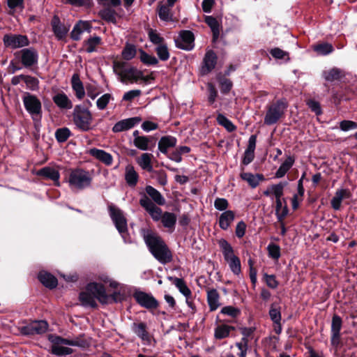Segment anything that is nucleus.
I'll use <instances>...</instances> for the list:
<instances>
[{
    "mask_svg": "<svg viewBox=\"0 0 357 357\" xmlns=\"http://www.w3.org/2000/svg\"><path fill=\"white\" fill-rule=\"evenodd\" d=\"M221 313L231 317H236L240 314V310L233 306H226L222 308Z\"/></svg>",
    "mask_w": 357,
    "mask_h": 357,
    "instance_id": "62",
    "label": "nucleus"
},
{
    "mask_svg": "<svg viewBox=\"0 0 357 357\" xmlns=\"http://www.w3.org/2000/svg\"><path fill=\"white\" fill-rule=\"evenodd\" d=\"M139 59L143 63L147 66H155L158 63V60L155 56L147 54L142 50L139 51Z\"/></svg>",
    "mask_w": 357,
    "mask_h": 357,
    "instance_id": "46",
    "label": "nucleus"
},
{
    "mask_svg": "<svg viewBox=\"0 0 357 357\" xmlns=\"http://www.w3.org/2000/svg\"><path fill=\"white\" fill-rule=\"evenodd\" d=\"M142 232L149 251L159 262L165 264L172 261V254L160 236L150 230L143 229Z\"/></svg>",
    "mask_w": 357,
    "mask_h": 357,
    "instance_id": "1",
    "label": "nucleus"
},
{
    "mask_svg": "<svg viewBox=\"0 0 357 357\" xmlns=\"http://www.w3.org/2000/svg\"><path fill=\"white\" fill-rule=\"evenodd\" d=\"M91 29V24L87 21H79L73 27L70 36L74 40H79L81 38V35L85 32H90Z\"/></svg>",
    "mask_w": 357,
    "mask_h": 357,
    "instance_id": "22",
    "label": "nucleus"
},
{
    "mask_svg": "<svg viewBox=\"0 0 357 357\" xmlns=\"http://www.w3.org/2000/svg\"><path fill=\"white\" fill-rule=\"evenodd\" d=\"M49 340L52 342L51 351L56 356H66L73 353V349L66 347V345L85 347L88 342L83 335H79L72 339L63 338L57 335H50Z\"/></svg>",
    "mask_w": 357,
    "mask_h": 357,
    "instance_id": "3",
    "label": "nucleus"
},
{
    "mask_svg": "<svg viewBox=\"0 0 357 357\" xmlns=\"http://www.w3.org/2000/svg\"><path fill=\"white\" fill-rule=\"evenodd\" d=\"M124 177L126 183L131 188H135L139 181V174L131 165H128L125 167Z\"/></svg>",
    "mask_w": 357,
    "mask_h": 357,
    "instance_id": "26",
    "label": "nucleus"
},
{
    "mask_svg": "<svg viewBox=\"0 0 357 357\" xmlns=\"http://www.w3.org/2000/svg\"><path fill=\"white\" fill-rule=\"evenodd\" d=\"M112 99V96L109 93H105L101 97H100L96 101L97 107L102 110L106 108L107 105L109 102Z\"/></svg>",
    "mask_w": 357,
    "mask_h": 357,
    "instance_id": "56",
    "label": "nucleus"
},
{
    "mask_svg": "<svg viewBox=\"0 0 357 357\" xmlns=\"http://www.w3.org/2000/svg\"><path fill=\"white\" fill-rule=\"evenodd\" d=\"M219 82L222 93H227L231 90L232 87V82L229 79L220 77L219 79Z\"/></svg>",
    "mask_w": 357,
    "mask_h": 357,
    "instance_id": "59",
    "label": "nucleus"
},
{
    "mask_svg": "<svg viewBox=\"0 0 357 357\" xmlns=\"http://www.w3.org/2000/svg\"><path fill=\"white\" fill-rule=\"evenodd\" d=\"M340 128L343 131L355 130L357 129V123L352 121L344 120L340 122Z\"/></svg>",
    "mask_w": 357,
    "mask_h": 357,
    "instance_id": "63",
    "label": "nucleus"
},
{
    "mask_svg": "<svg viewBox=\"0 0 357 357\" xmlns=\"http://www.w3.org/2000/svg\"><path fill=\"white\" fill-rule=\"evenodd\" d=\"M3 40L6 47L12 49L27 46L29 43L28 38L23 35L6 34Z\"/></svg>",
    "mask_w": 357,
    "mask_h": 357,
    "instance_id": "13",
    "label": "nucleus"
},
{
    "mask_svg": "<svg viewBox=\"0 0 357 357\" xmlns=\"http://www.w3.org/2000/svg\"><path fill=\"white\" fill-rule=\"evenodd\" d=\"M134 297L137 302L145 308L152 309L158 306V303L154 297L146 293L137 291L134 294Z\"/></svg>",
    "mask_w": 357,
    "mask_h": 357,
    "instance_id": "17",
    "label": "nucleus"
},
{
    "mask_svg": "<svg viewBox=\"0 0 357 357\" xmlns=\"http://www.w3.org/2000/svg\"><path fill=\"white\" fill-rule=\"evenodd\" d=\"M269 256L274 259H278L280 257V247L274 243L269 244L267 247Z\"/></svg>",
    "mask_w": 357,
    "mask_h": 357,
    "instance_id": "58",
    "label": "nucleus"
},
{
    "mask_svg": "<svg viewBox=\"0 0 357 357\" xmlns=\"http://www.w3.org/2000/svg\"><path fill=\"white\" fill-rule=\"evenodd\" d=\"M205 22L211 29L213 41H215L220 35V25L218 20L212 16H207L205 19Z\"/></svg>",
    "mask_w": 357,
    "mask_h": 357,
    "instance_id": "45",
    "label": "nucleus"
},
{
    "mask_svg": "<svg viewBox=\"0 0 357 357\" xmlns=\"http://www.w3.org/2000/svg\"><path fill=\"white\" fill-rule=\"evenodd\" d=\"M160 220L165 227L168 228L172 231L174 229L176 225V216L173 213L165 212L162 213Z\"/></svg>",
    "mask_w": 357,
    "mask_h": 357,
    "instance_id": "43",
    "label": "nucleus"
},
{
    "mask_svg": "<svg viewBox=\"0 0 357 357\" xmlns=\"http://www.w3.org/2000/svg\"><path fill=\"white\" fill-rule=\"evenodd\" d=\"M207 302L211 311H214L220 306V294L216 289H207Z\"/></svg>",
    "mask_w": 357,
    "mask_h": 357,
    "instance_id": "28",
    "label": "nucleus"
},
{
    "mask_svg": "<svg viewBox=\"0 0 357 357\" xmlns=\"http://www.w3.org/2000/svg\"><path fill=\"white\" fill-rule=\"evenodd\" d=\"M54 104L61 109H70L73 105L71 100L63 92L56 93L52 97Z\"/></svg>",
    "mask_w": 357,
    "mask_h": 357,
    "instance_id": "23",
    "label": "nucleus"
},
{
    "mask_svg": "<svg viewBox=\"0 0 357 357\" xmlns=\"http://www.w3.org/2000/svg\"><path fill=\"white\" fill-rule=\"evenodd\" d=\"M102 43V39L99 36H92L84 42V49L88 53L96 51L98 46Z\"/></svg>",
    "mask_w": 357,
    "mask_h": 357,
    "instance_id": "37",
    "label": "nucleus"
},
{
    "mask_svg": "<svg viewBox=\"0 0 357 357\" xmlns=\"http://www.w3.org/2000/svg\"><path fill=\"white\" fill-rule=\"evenodd\" d=\"M70 136V130L67 128L57 129L55 132V137L59 142H66Z\"/></svg>",
    "mask_w": 357,
    "mask_h": 357,
    "instance_id": "53",
    "label": "nucleus"
},
{
    "mask_svg": "<svg viewBox=\"0 0 357 357\" xmlns=\"http://www.w3.org/2000/svg\"><path fill=\"white\" fill-rule=\"evenodd\" d=\"M194 35L190 31L181 32L179 38L176 40V46L185 50H190L193 47Z\"/></svg>",
    "mask_w": 357,
    "mask_h": 357,
    "instance_id": "20",
    "label": "nucleus"
},
{
    "mask_svg": "<svg viewBox=\"0 0 357 357\" xmlns=\"http://www.w3.org/2000/svg\"><path fill=\"white\" fill-rule=\"evenodd\" d=\"M79 301L84 306L96 307L98 300L102 304H107L108 297L104 286L96 282L87 284L84 291L79 294Z\"/></svg>",
    "mask_w": 357,
    "mask_h": 357,
    "instance_id": "2",
    "label": "nucleus"
},
{
    "mask_svg": "<svg viewBox=\"0 0 357 357\" xmlns=\"http://www.w3.org/2000/svg\"><path fill=\"white\" fill-rule=\"evenodd\" d=\"M146 192L155 204L162 206L165 204V199L161 193L151 185L146 187Z\"/></svg>",
    "mask_w": 357,
    "mask_h": 357,
    "instance_id": "38",
    "label": "nucleus"
},
{
    "mask_svg": "<svg viewBox=\"0 0 357 357\" xmlns=\"http://www.w3.org/2000/svg\"><path fill=\"white\" fill-rule=\"evenodd\" d=\"M122 56L126 60H130L136 55V48L135 45L127 43L122 51Z\"/></svg>",
    "mask_w": 357,
    "mask_h": 357,
    "instance_id": "49",
    "label": "nucleus"
},
{
    "mask_svg": "<svg viewBox=\"0 0 357 357\" xmlns=\"http://www.w3.org/2000/svg\"><path fill=\"white\" fill-rule=\"evenodd\" d=\"M113 70L119 77L121 82H136L139 78H143V73L135 67L126 66L122 61H114Z\"/></svg>",
    "mask_w": 357,
    "mask_h": 357,
    "instance_id": "6",
    "label": "nucleus"
},
{
    "mask_svg": "<svg viewBox=\"0 0 357 357\" xmlns=\"http://www.w3.org/2000/svg\"><path fill=\"white\" fill-rule=\"evenodd\" d=\"M217 63V56L212 50H208L205 54L201 68L202 75H207L211 73L215 67Z\"/></svg>",
    "mask_w": 357,
    "mask_h": 357,
    "instance_id": "18",
    "label": "nucleus"
},
{
    "mask_svg": "<svg viewBox=\"0 0 357 357\" xmlns=\"http://www.w3.org/2000/svg\"><path fill=\"white\" fill-rule=\"evenodd\" d=\"M142 93V91L139 89L131 90L124 93L123 96V100L125 101H131L134 98L139 96Z\"/></svg>",
    "mask_w": 357,
    "mask_h": 357,
    "instance_id": "64",
    "label": "nucleus"
},
{
    "mask_svg": "<svg viewBox=\"0 0 357 357\" xmlns=\"http://www.w3.org/2000/svg\"><path fill=\"white\" fill-rule=\"evenodd\" d=\"M89 153L91 156L107 166L111 165L113 162L112 155L104 150L93 148L91 149Z\"/></svg>",
    "mask_w": 357,
    "mask_h": 357,
    "instance_id": "25",
    "label": "nucleus"
},
{
    "mask_svg": "<svg viewBox=\"0 0 357 357\" xmlns=\"http://www.w3.org/2000/svg\"><path fill=\"white\" fill-rule=\"evenodd\" d=\"M152 158L151 153H144L136 159V162L142 169L151 172L153 171L151 164Z\"/></svg>",
    "mask_w": 357,
    "mask_h": 357,
    "instance_id": "30",
    "label": "nucleus"
},
{
    "mask_svg": "<svg viewBox=\"0 0 357 357\" xmlns=\"http://www.w3.org/2000/svg\"><path fill=\"white\" fill-rule=\"evenodd\" d=\"M23 103L26 111L34 119L35 116H40L42 105L40 100L33 95L25 93L23 97Z\"/></svg>",
    "mask_w": 357,
    "mask_h": 357,
    "instance_id": "10",
    "label": "nucleus"
},
{
    "mask_svg": "<svg viewBox=\"0 0 357 357\" xmlns=\"http://www.w3.org/2000/svg\"><path fill=\"white\" fill-rule=\"evenodd\" d=\"M65 180L72 190H82L91 186L92 176L88 171L83 169H70L66 173Z\"/></svg>",
    "mask_w": 357,
    "mask_h": 357,
    "instance_id": "4",
    "label": "nucleus"
},
{
    "mask_svg": "<svg viewBox=\"0 0 357 357\" xmlns=\"http://www.w3.org/2000/svg\"><path fill=\"white\" fill-rule=\"evenodd\" d=\"M72 88L75 91V96L82 100L85 96V91L82 82L79 76L76 74L73 75L71 79Z\"/></svg>",
    "mask_w": 357,
    "mask_h": 357,
    "instance_id": "31",
    "label": "nucleus"
},
{
    "mask_svg": "<svg viewBox=\"0 0 357 357\" xmlns=\"http://www.w3.org/2000/svg\"><path fill=\"white\" fill-rule=\"evenodd\" d=\"M269 315L271 320L274 324H277L280 327V321H281V312H280V307L277 303H273L271 305V308L269 310ZM281 330V328H279V331L277 333H279Z\"/></svg>",
    "mask_w": 357,
    "mask_h": 357,
    "instance_id": "44",
    "label": "nucleus"
},
{
    "mask_svg": "<svg viewBox=\"0 0 357 357\" xmlns=\"http://www.w3.org/2000/svg\"><path fill=\"white\" fill-rule=\"evenodd\" d=\"M215 208L220 211H227V208L229 207V202L225 198H216L214 202Z\"/></svg>",
    "mask_w": 357,
    "mask_h": 357,
    "instance_id": "60",
    "label": "nucleus"
},
{
    "mask_svg": "<svg viewBox=\"0 0 357 357\" xmlns=\"http://www.w3.org/2000/svg\"><path fill=\"white\" fill-rule=\"evenodd\" d=\"M48 324L45 321H33L20 328V332L24 335L43 334L47 331Z\"/></svg>",
    "mask_w": 357,
    "mask_h": 357,
    "instance_id": "11",
    "label": "nucleus"
},
{
    "mask_svg": "<svg viewBox=\"0 0 357 357\" xmlns=\"http://www.w3.org/2000/svg\"><path fill=\"white\" fill-rule=\"evenodd\" d=\"M342 319L338 315H334L331 324V344L337 345L340 343Z\"/></svg>",
    "mask_w": 357,
    "mask_h": 357,
    "instance_id": "21",
    "label": "nucleus"
},
{
    "mask_svg": "<svg viewBox=\"0 0 357 357\" xmlns=\"http://www.w3.org/2000/svg\"><path fill=\"white\" fill-rule=\"evenodd\" d=\"M139 204L149 213L154 221H158L162 218V209L158 207L146 195H144L139 199Z\"/></svg>",
    "mask_w": 357,
    "mask_h": 357,
    "instance_id": "12",
    "label": "nucleus"
},
{
    "mask_svg": "<svg viewBox=\"0 0 357 357\" xmlns=\"http://www.w3.org/2000/svg\"><path fill=\"white\" fill-rule=\"evenodd\" d=\"M38 174L43 176L46 178H49L50 180L54 181V182H56V185H59V180L60 178V174L59 171L56 170V169L46 167L41 169L39 171Z\"/></svg>",
    "mask_w": 357,
    "mask_h": 357,
    "instance_id": "34",
    "label": "nucleus"
},
{
    "mask_svg": "<svg viewBox=\"0 0 357 357\" xmlns=\"http://www.w3.org/2000/svg\"><path fill=\"white\" fill-rule=\"evenodd\" d=\"M38 279L43 285L48 288L52 289L57 285L56 278L47 272H40L38 275Z\"/></svg>",
    "mask_w": 357,
    "mask_h": 357,
    "instance_id": "36",
    "label": "nucleus"
},
{
    "mask_svg": "<svg viewBox=\"0 0 357 357\" xmlns=\"http://www.w3.org/2000/svg\"><path fill=\"white\" fill-rule=\"evenodd\" d=\"M53 31L59 40L64 38L68 31V29L62 24L57 17H54L52 22Z\"/></svg>",
    "mask_w": 357,
    "mask_h": 357,
    "instance_id": "32",
    "label": "nucleus"
},
{
    "mask_svg": "<svg viewBox=\"0 0 357 357\" xmlns=\"http://www.w3.org/2000/svg\"><path fill=\"white\" fill-rule=\"evenodd\" d=\"M24 82L26 83V86L31 90L34 91L38 88L39 82L36 77L24 75Z\"/></svg>",
    "mask_w": 357,
    "mask_h": 357,
    "instance_id": "57",
    "label": "nucleus"
},
{
    "mask_svg": "<svg viewBox=\"0 0 357 357\" xmlns=\"http://www.w3.org/2000/svg\"><path fill=\"white\" fill-rule=\"evenodd\" d=\"M294 163V158L291 156H288L286 160L281 164L275 173L276 178L283 177L286 173L291 169Z\"/></svg>",
    "mask_w": 357,
    "mask_h": 357,
    "instance_id": "42",
    "label": "nucleus"
},
{
    "mask_svg": "<svg viewBox=\"0 0 357 357\" xmlns=\"http://www.w3.org/2000/svg\"><path fill=\"white\" fill-rule=\"evenodd\" d=\"M235 219V213L227 210L222 212L219 217V227L223 230H227Z\"/></svg>",
    "mask_w": 357,
    "mask_h": 357,
    "instance_id": "27",
    "label": "nucleus"
},
{
    "mask_svg": "<svg viewBox=\"0 0 357 357\" xmlns=\"http://www.w3.org/2000/svg\"><path fill=\"white\" fill-rule=\"evenodd\" d=\"M72 119L78 130L86 132L91 129L93 116L85 107L81 105H75L72 112Z\"/></svg>",
    "mask_w": 357,
    "mask_h": 357,
    "instance_id": "5",
    "label": "nucleus"
},
{
    "mask_svg": "<svg viewBox=\"0 0 357 357\" xmlns=\"http://www.w3.org/2000/svg\"><path fill=\"white\" fill-rule=\"evenodd\" d=\"M167 279L172 282L185 297L192 296L190 289L187 287L183 279L174 277H168Z\"/></svg>",
    "mask_w": 357,
    "mask_h": 357,
    "instance_id": "39",
    "label": "nucleus"
},
{
    "mask_svg": "<svg viewBox=\"0 0 357 357\" xmlns=\"http://www.w3.org/2000/svg\"><path fill=\"white\" fill-rule=\"evenodd\" d=\"M352 194L349 189L339 188L336 190L334 197L331 201V206L334 210H340L341 204L343 200L349 199L351 197Z\"/></svg>",
    "mask_w": 357,
    "mask_h": 357,
    "instance_id": "19",
    "label": "nucleus"
},
{
    "mask_svg": "<svg viewBox=\"0 0 357 357\" xmlns=\"http://www.w3.org/2000/svg\"><path fill=\"white\" fill-rule=\"evenodd\" d=\"M314 50L320 54L326 55L333 52V47L329 43H324L314 46Z\"/></svg>",
    "mask_w": 357,
    "mask_h": 357,
    "instance_id": "55",
    "label": "nucleus"
},
{
    "mask_svg": "<svg viewBox=\"0 0 357 357\" xmlns=\"http://www.w3.org/2000/svg\"><path fill=\"white\" fill-rule=\"evenodd\" d=\"M286 108L287 103L282 100H278L269 105L264 117V123L270 126L277 123L283 115Z\"/></svg>",
    "mask_w": 357,
    "mask_h": 357,
    "instance_id": "8",
    "label": "nucleus"
},
{
    "mask_svg": "<svg viewBox=\"0 0 357 357\" xmlns=\"http://www.w3.org/2000/svg\"><path fill=\"white\" fill-rule=\"evenodd\" d=\"M155 52L161 61H167L169 59L170 54L166 43L156 46Z\"/></svg>",
    "mask_w": 357,
    "mask_h": 357,
    "instance_id": "48",
    "label": "nucleus"
},
{
    "mask_svg": "<svg viewBox=\"0 0 357 357\" xmlns=\"http://www.w3.org/2000/svg\"><path fill=\"white\" fill-rule=\"evenodd\" d=\"M131 329L144 344L150 345L151 344L152 337L147 331L146 323L134 322L131 326Z\"/></svg>",
    "mask_w": 357,
    "mask_h": 357,
    "instance_id": "15",
    "label": "nucleus"
},
{
    "mask_svg": "<svg viewBox=\"0 0 357 357\" xmlns=\"http://www.w3.org/2000/svg\"><path fill=\"white\" fill-rule=\"evenodd\" d=\"M234 328L233 326L220 324L218 325L214 331V337L217 340H221L227 337L230 332L233 331Z\"/></svg>",
    "mask_w": 357,
    "mask_h": 357,
    "instance_id": "41",
    "label": "nucleus"
},
{
    "mask_svg": "<svg viewBox=\"0 0 357 357\" xmlns=\"http://www.w3.org/2000/svg\"><path fill=\"white\" fill-rule=\"evenodd\" d=\"M324 79L328 82L337 81L344 77V73L342 70L333 68L323 73Z\"/></svg>",
    "mask_w": 357,
    "mask_h": 357,
    "instance_id": "40",
    "label": "nucleus"
},
{
    "mask_svg": "<svg viewBox=\"0 0 357 357\" xmlns=\"http://www.w3.org/2000/svg\"><path fill=\"white\" fill-rule=\"evenodd\" d=\"M123 287H121L119 289L115 291L112 294L107 295L108 297V303H111L112 302H119L123 300L126 297V294L123 291Z\"/></svg>",
    "mask_w": 357,
    "mask_h": 357,
    "instance_id": "50",
    "label": "nucleus"
},
{
    "mask_svg": "<svg viewBox=\"0 0 357 357\" xmlns=\"http://www.w3.org/2000/svg\"><path fill=\"white\" fill-rule=\"evenodd\" d=\"M218 123L224 126L228 131L232 132L236 129L235 126L223 114H219L217 116Z\"/></svg>",
    "mask_w": 357,
    "mask_h": 357,
    "instance_id": "52",
    "label": "nucleus"
},
{
    "mask_svg": "<svg viewBox=\"0 0 357 357\" xmlns=\"http://www.w3.org/2000/svg\"><path fill=\"white\" fill-rule=\"evenodd\" d=\"M149 144L150 139L146 136H142L141 137L134 138L133 139L134 146L142 151L148 150Z\"/></svg>",
    "mask_w": 357,
    "mask_h": 357,
    "instance_id": "47",
    "label": "nucleus"
},
{
    "mask_svg": "<svg viewBox=\"0 0 357 357\" xmlns=\"http://www.w3.org/2000/svg\"><path fill=\"white\" fill-rule=\"evenodd\" d=\"M148 36L150 41L157 46L165 43V39L155 30H149Z\"/></svg>",
    "mask_w": 357,
    "mask_h": 357,
    "instance_id": "51",
    "label": "nucleus"
},
{
    "mask_svg": "<svg viewBox=\"0 0 357 357\" xmlns=\"http://www.w3.org/2000/svg\"><path fill=\"white\" fill-rule=\"evenodd\" d=\"M256 142L257 137L255 135H251L249 138L248 146L244 153L242 161L243 165H248L254 160Z\"/></svg>",
    "mask_w": 357,
    "mask_h": 357,
    "instance_id": "24",
    "label": "nucleus"
},
{
    "mask_svg": "<svg viewBox=\"0 0 357 357\" xmlns=\"http://www.w3.org/2000/svg\"><path fill=\"white\" fill-rule=\"evenodd\" d=\"M240 176L252 188H256L264 179L262 174H253L249 172H241Z\"/></svg>",
    "mask_w": 357,
    "mask_h": 357,
    "instance_id": "29",
    "label": "nucleus"
},
{
    "mask_svg": "<svg viewBox=\"0 0 357 357\" xmlns=\"http://www.w3.org/2000/svg\"><path fill=\"white\" fill-rule=\"evenodd\" d=\"M100 15L108 22H113L115 20L114 11L110 8H105L100 11Z\"/></svg>",
    "mask_w": 357,
    "mask_h": 357,
    "instance_id": "61",
    "label": "nucleus"
},
{
    "mask_svg": "<svg viewBox=\"0 0 357 357\" xmlns=\"http://www.w3.org/2000/svg\"><path fill=\"white\" fill-rule=\"evenodd\" d=\"M142 120L140 116H135L121 120L114 124L112 128V132L116 133L128 130L138 125Z\"/></svg>",
    "mask_w": 357,
    "mask_h": 357,
    "instance_id": "16",
    "label": "nucleus"
},
{
    "mask_svg": "<svg viewBox=\"0 0 357 357\" xmlns=\"http://www.w3.org/2000/svg\"><path fill=\"white\" fill-rule=\"evenodd\" d=\"M21 62L26 68L31 67L38 63V53L33 47L25 48L20 51Z\"/></svg>",
    "mask_w": 357,
    "mask_h": 357,
    "instance_id": "14",
    "label": "nucleus"
},
{
    "mask_svg": "<svg viewBox=\"0 0 357 357\" xmlns=\"http://www.w3.org/2000/svg\"><path fill=\"white\" fill-rule=\"evenodd\" d=\"M219 245L222 251L225 260L228 263L231 271L238 275L241 272V261L239 258L234 253L231 245L225 239L219 241Z\"/></svg>",
    "mask_w": 357,
    "mask_h": 357,
    "instance_id": "7",
    "label": "nucleus"
},
{
    "mask_svg": "<svg viewBox=\"0 0 357 357\" xmlns=\"http://www.w3.org/2000/svg\"><path fill=\"white\" fill-rule=\"evenodd\" d=\"M110 217L115 225L116 228L125 238V235L128 231L127 220L124 217L123 212L114 206H109Z\"/></svg>",
    "mask_w": 357,
    "mask_h": 357,
    "instance_id": "9",
    "label": "nucleus"
},
{
    "mask_svg": "<svg viewBox=\"0 0 357 357\" xmlns=\"http://www.w3.org/2000/svg\"><path fill=\"white\" fill-rule=\"evenodd\" d=\"M287 183H279L271 185V190L275 199H280L283 195L284 188L286 186Z\"/></svg>",
    "mask_w": 357,
    "mask_h": 357,
    "instance_id": "54",
    "label": "nucleus"
},
{
    "mask_svg": "<svg viewBox=\"0 0 357 357\" xmlns=\"http://www.w3.org/2000/svg\"><path fill=\"white\" fill-rule=\"evenodd\" d=\"M176 139L172 136H165L160 138L158 142V149L162 153H167L169 148L174 147L176 144Z\"/></svg>",
    "mask_w": 357,
    "mask_h": 357,
    "instance_id": "33",
    "label": "nucleus"
},
{
    "mask_svg": "<svg viewBox=\"0 0 357 357\" xmlns=\"http://www.w3.org/2000/svg\"><path fill=\"white\" fill-rule=\"evenodd\" d=\"M158 13L160 19L165 22L173 21V13L172 12V8L159 3L158 6Z\"/></svg>",
    "mask_w": 357,
    "mask_h": 357,
    "instance_id": "35",
    "label": "nucleus"
}]
</instances>
